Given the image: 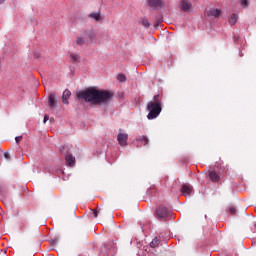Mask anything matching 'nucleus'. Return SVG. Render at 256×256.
<instances>
[{
    "mask_svg": "<svg viewBox=\"0 0 256 256\" xmlns=\"http://www.w3.org/2000/svg\"><path fill=\"white\" fill-rule=\"evenodd\" d=\"M209 178L213 183H219V181H221V176H219L216 171H210Z\"/></svg>",
    "mask_w": 256,
    "mask_h": 256,
    "instance_id": "nucleus-8",
    "label": "nucleus"
},
{
    "mask_svg": "<svg viewBox=\"0 0 256 256\" xmlns=\"http://www.w3.org/2000/svg\"><path fill=\"white\" fill-rule=\"evenodd\" d=\"M70 57H71L73 63H77V62H79V59H81V57L79 55L73 54V53L70 54Z\"/></svg>",
    "mask_w": 256,
    "mask_h": 256,
    "instance_id": "nucleus-17",
    "label": "nucleus"
},
{
    "mask_svg": "<svg viewBox=\"0 0 256 256\" xmlns=\"http://www.w3.org/2000/svg\"><path fill=\"white\" fill-rule=\"evenodd\" d=\"M149 7H154L155 9H159L161 7V0H147Z\"/></svg>",
    "mask_w": 256,
    "mask_h": 256,
    "instance_id": "nucleus-12",
    "label": "nucleus"
},
{
    "mask_svg": "<svg viewBox=\"0 0 256 256\" xmlns=\"http://www.w3.org/2000/svg\"><path fill=\"white\" fill-rule=\"evenodd\" d=\"M141 143L145 146V145H149V138H147V136H142L140 138Z\"/></svg>",
    "mask_w": 256,
    "mask_h": 256,
    "instance_id": "nucleus-20",
    "label": "nucleus"
},
{
    "mask_svg": "<svg viewBox=\"0 0 256 256\" xmlns=\"http://www.w3.org/2000/svg\"><path fill=\"white\" fill-rule=\"evenodd\" d=\"M117 79L120 82H125L127 81V76H125V74H118Z\"/></svg>",
    "mask_w": 256,
    "mask_h": 256,
    "instance_id": "nucleus-21",
    "label": "nucleus"
},
{
    "mask_svg": "<svg viewBox=\"0 0 256 256\" xmlns=\"http://www.w3.org/2000/svg\"><path fill=\"white\" fill-rule=\"evenodd\" d=\"M5 1H7V0H0V5H3V3H5Z\"/></svg>",
    "mask_w": 256,
    "mask_h": 256,
    "instance_id": "nucleus-31",
    "label": "nucleus"
},
{
    "mask_svg": "<svg viewBox=\"0 0 256 256\" xmlns=\"http://www.w3.org/2000/svg\"><path fill=\"white\" fill-rule=\"evenodd\" d=\"M47 121H49V115L46 114V115L44 116L43 122H44V123H47Z\"/></svg>",
    "mask_w": 256,
    "mask_h": 256,
    "instance_id": "nucleus-28",
    "label": "nucleus"
},
{
    "mask_svg": "<svg viewBox=\"0 0 256 256\" xmlns=\"http://www.w3.org/2000/svg\"><path fill=\"white\" fill-rule=\"evenodd\" d=\"M113 97H115L113 91L97 89L96 87H88L77 92L78 101H85L91 105H109L113 101Z\"/></svg>",
    "mask_w": 256,
    "mask_h": 256,
    "instance_id": "nucleus-1",
    "label": "nucleus"
},
{
    "mask_svg": "<svg viewBox=\"0 0 256 256\" xmlns=\"http://www.w3.org/2000/svg\"><path fill=\"white\" fill-rule=\"evenodd\" d=\"M0 193H3V186L0 185Z\"/></svg>",
    "mask_w": 256,
    "mask_h": 256,
    "instance_id": "nucleus-32",
    "label": "nucleus"
},
{
    "mask_svg": "<svg viewBox=\"0 0 256 256\" xmlns=\"http://www.w3.org/2000/svg\"><path fill=\"white\" fill-rule=\"evenodd\" d=\"M181 9L182 11H191V8L193 7V4H191V2L189 0H181Z\"/></svg>",
    "mask_w": 256,
    "mask_h": 256,
    "instance_id": "nucleus-7",
    "label": "nucleus"
},
{
    "mask_svg": "<svg viewBox=\"0 0 256 256\" xmlns=\"http://www.w3.org/2000/svg\"><path fill=\"white\" fill-rule=\"evenodd\" d=\"M15 141H16L17 145H19V143H21V141H23V136L16 137Z\"/></svg>",
    "mask_w": 256,
    "mask_h": 256,
    "instance_id": "nucleus-25",
    "label": "nucleus"
},
{
    "mask_svg": "<svg viewBox=\"0 0 256 256\" xmlns=\"http://www.w3.org/2000/svg\"><path fill=\"white\" fill-rule=\"evenodd\" d=\"M4 157H5V159H11V155L8 154V152H5V153H4Z\"/></svg>",
    "mask_w": 256,
    "mask_h": 256,
    "instance_id": "nucleus-27",
    "label": "nucleus"
},
{
    "mask_svg": "<svg viewBox=\"0 0 256 256\" xmlns=\"http://www.w3.org/2000/svg\"><path fill=\"white\" fill-rule=\"evenodd\" d=\"M20 227H21V229L25 228L26 227L25 222H21Z\"/></svg>",
    "mask_w": 256,
    "mask_h": 256,
    "instance_id": "nucleus-29",
    "label": "nucleus"
},
{
    "mask_svg": "<svg viewBox=\"0 0 256 256\" xmlns=\"http://www.w3.org/2000/svg\"><path fill=\"white\" fill-rule=\"evenodd\" d=\"M180 191L184 197H187V195L193 193V188L190 185L182 184Z\"/></svg>",
    "mask_w": 256,
    "mask_h": 256,
    "instance_id": "nucleus-6",
    "label": "nucleus"
},
{
    "mask_svg": "<svg viewBox=\"0 0 256 256\" xmlns=\"http://www.w3.org/2000/svg\"><path fill=\"white\" fill-rule=\"evenodd\" d=\"M228 213L230 215H237V209L235 207L231 206L228 208Z\"/></svg>",
    "mask_w": 256,
    "mask_h": 256,
    "instance_id": "nucleus-22",
    "label": "nucleus"
},
{
    "mask_svg": "<svg viewBox=\"0 0 256 256\" xmlns=\"http://www.w3.org/2000/svg\"><path fill=\"white\" fill-rule=\"evenodd\" d=\"M88 17H90V19H95L96 21H101V13L100 12L90 13L88 15Z\"/></svg>",
    "mask_w": 256,
    "mask_h": 256,
    "instance_id": "nucleus-14",
    "label": "nucleus"
},
{
    "mask_svg": "<svg viewBox=\"0 0 256 256\" xmlns=\"http://www.w3.org/2000/svg\"><path fill=\"white\" fill-rule=\"evenodd\" d=\"M146 109L149 112L147 115V119H157L158 115H161V111H163V107L161 104V95H155L153 97V100L148 102Z\"/></svg>",
    "mask_w": 256,
    "mask_h": 256,
    "instance_id": "nucleus-2",
    "label": "nucleus"
},
{
    "mask_svg": "<svg viewBox=\"0 0 256 256\" xmlns=\"http://www.w3.org/2000/svg\"><path fill=\"white\" fill-rule=\"evenodd\" d=\"M208 17H215L216 19L221 17V10L215 9V8H211L208 11Z\"/></svg>",
    "mask_w": 256,
    "mask_h": 256,
    "instance_id": "nucleus-10",
    "label": "nucleus"
},
{
    "mask_svg": "<svg viewBox=\"0 0 256 256\" xmlns=\"http://www.w3.org/2000/svg\"><path fill=\"white\" fill-rule=\"evenodd\" d=\"M161 23H163V17L162 16H157L156 20L154 22V27H159V25H161Z\"/></svg>",
    "mask_w": 256,
    "mask_h": 256,
    "instance_id": "nucleus-16",
    "label": "nucleus"
},
{
    "mask_svg": "<svg viewBox=\"0 0 256 256\" xmlns=\"http://www.w3.org/2000/svg\"><path fill=\"white\" fill-rule=\"evenodd\" d=\"M92 211H93L94 218L97 219V217L99 215V211H97V209L92 210Z\"/></svg>",
    "mask_w": 256,
    "mask_h": 256,
    "instance_id": "nucleus-26",
    "label": "nucleus"
},
{
    "mask_svg": "<svg viewBox=\"0 0 256 256\" xmlns=\"http://www.w3.org/2000/svg\"><path fill=\"white\" fill-rule=\"evenodd\" d=\"M86 35L90 39V41H93V38L95 37V34L93 33V31L87 32Z\"/></svg>",
    "mask_w": 256,
    "mask_h": 256,
    "instance_id": "nucleus-24",
    "label": "nucleus"
},
{
    "mask_svg": "<svg viewBox=\"0 0 256 256\" xmlns=\"http://www.w3.org/2000/svg\"><path fill=\"white\" fill-rule=\"evenodd\" d=\"M239 3L243 6V9H247V7H249V0H239Z\"/></svg>",
    "mask_w": 256,
    "mask_h": 256,
    "instance_id": "nucleus-18",
    "label": "nucleus"
},
{
    "mask_svg": "<svg viewBox=\"0 0 256 256\" xmlns=\"http://www.w3.org/2000/svg\"><path fill=\"white\" fill-rule=\"evenodd\" d=\"M35 59H39V54H34Z\"/></svg>",
    "mask_w": 256,
    "mask_h": 256,
    "instance_id": "nucleus-30",
    "label": "nucleus"
},
{
    "mask_svg": "<svg viewBox=\"0 0 256 256\" xmlns=\"http://www.w3.org/2000/svg\"><path fill=\"white\" fill-rule=\"evenodd\" d=\"M156 215H157V217H159V219H167V217H169V215H171V210L167 206L160 205L156 209Z\"/></svg>",
    "mask_w": 256,
    "mask_h": 256,
    "instance_id": "nucleus-3",
    "label": "nucleus"
},
{
    "mask_svg": "<svg viewBox=\"0 0 256 256\" xmlns=\"http://www.w3.org/2000/svg\"><path fill=\"white\" fill-rule=\"evenodd\" d=\"M48 105H49L50 109H55V107H57V98H56L55 94H53V93L49 94Z\"/></svg>",
    "mask_w": 256,
    "mask_h": 256,
    "instance_id": "nucleus-5",
    "label": "nucleus"
},
{
    "mask_svg": "<svg viewBox=\"0 0 256 256\" xmlns=\"http://www.w3.org/2000/svg\"><path fill=\"white\" fill-rule=\"evenodd\" d=\"M142 25L144 27H146L147 29H149V27H151V23H149V20L147 18L142 19Z\"/></svg>",
    "mask_w": 256,
    "mask_h": 256,
    "instance_id": "nucleus-19",
    "label": "nucleus"
},
{
    "mask_svg": "<svg viewBox=\"0 0 256 256\" xmlns=\"http://www.w3.org/2000/svg\"><path fill=\"white\" fill-rule=\"evenodd\" d=\"M76 45H85V40L83 39V37H78L76 39Z\"/></svg>",
    "mask_w": 256,
    "mask_h": 256,
    "instance_id": "nucleus-23",
    "label": "nucleus"
},
{
    "mask_svg": "<svg viewBox=\"0 0 256 256\" xmlns=\"http://www.w3.org/2000/svg\"><path fill=\"white\" fill-rule=\"evenodd\" d=\"M237 19H239V16H237V14H232L229 19V24L235 25V23H237Z\"/></svg>",
    "mask_w": 256,
    "mask_h": 256,
    "instance_id": "nucleus-15",
    "label": "nucleus"
},
{
    "mask_svg": "<svg viewBox=\"0 0 256 256\" xmlns=\"http://www.w3.org/2000/svg\"><path fill=\"white\" fill-rule=\"evenodd\" d=\"M66 165L68 167H75V157L71 154L65 156Z\"/></svg>",
    "mask_w": 256,
    "mask_h": 256,
    "instance_id": "nucleus-9",
    "label": "nucleus"
},
{
    "mask_svg": "<svg viewBox=\"0 0 256 256\" xmlns=\"http://www.w3.org/2000/svg\"><path fill=\"white\" fill-rule=\"evenodd\" d=\"M69 97H71V91L69 89H66L62 94V102L64 105H69Z\"/></svg>",
    "mask_w": 256,
    "mask_h": 256,
    "instance_id": "nucleus-11",
    "label": "nucleus"
},
{
    "mask_svg": "<svg viewBox=\"0 0 256 256\" xmlns=\"http://www.w3.org/2000/svg\"><path fill=\"white\" fill-rule=\"evenodd\" d=\"M161 243V239H159L158 237H155L151 242H150V247L152 249H155L156 247H159Z\"/></svg>",
    "mask_w": 256,
    "mask_h": 256,
    "instance_id": "nucleus-13",
    "label": "nucleus"
},
{
    "mask_svg": "<svg viewBox=\"0 0 256 256\" xmlns=\"http://www.w3.org/2000/svg\"><path fill=\"white\" fill-rule=\"evenodd\" d=\"M129 140V134L127 133H118L117 135V141L121 147H127L129 144L127 141Z\"/></svg>",
    "mask_w": 256,
    "mask_h": 256,
    "instance_id": "nucleus-4",
    "label": "nucleus"
}]
</instances>
